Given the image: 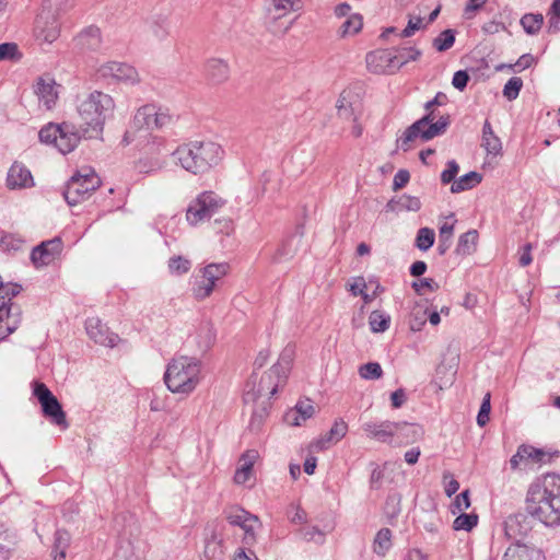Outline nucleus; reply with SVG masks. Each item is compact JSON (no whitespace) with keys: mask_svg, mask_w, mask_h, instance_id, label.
I'll return each instance as SVG.
<instances>
[{"mask_svg":"<svg viewBox=\"0 0 560 560\" xmlns=\"http://www.w3.org/2000/svg\"><path fill=\"white\" fill-rule=\"evenodd\" d=\"M526 511L547 526L560 523V476L547 474L532 483L526 497Z\"/></svg>","mask_w":560,"mask_h":560,"instance_id":"1","label":"nucleus"},{"mask_svg":"<svg viewBox=\"0 0 560 560\" xmlns=\"http://www.w3.org/2000/svg\"><path fill=\"white\" fill-rule=\"evenodd\" d=\"M114 110L115 101L112 95L97 90L84 95L78 104V113L83 121L82 136L86 139L100 138Z\"/></svg>","mask_w":560,"mask_h":560,"instance_id":"2","label":"nucleus"},{"mask_svg":"<svg viewBox=\"0 0 560 560\" xmlns=\"http://www.w3.org/2000/svg\"><path fill=\"white\" fill-rule=\"evenodd\" d=\"M447 96L439 92L433 100L425 103L424 108L427 114L415 121L411 126H409L402 136L397 140L398 147L407 152L411 149V143L420 140L421 142H427L432 140L438 136H442L445 133L447 127L451 124L450 116H441L436 121L435 114L433 110L434 106H442L446 104Z\"/></svg>","mask_w":560,"mask_h":560,"instance_id":"3","label":"nucleus"},{"mask_svg":"<svg viewBox=\"0 0 560 560\" xmlns=\"http://www.w3.org/2000/svg\"><path fill=\"white\" fill-rule=\"evenodd\" d=\"M173 155L184 170L197 175L218 165L223 150L212 141H191L178 147Z\"/></svg>","mask_w":560,"mask_h":560,"instance_id":"4","label":"nucleus"},{"mask_svg":"<svg viewBox=\"0 0 560 560\" xmlns=\"http://www.w3.org/2000/svg\"><path fill=\"white\" fill-rule=\"evenodd\" d=\"M201 380V362L191 357L174 358L166 368L164 382L172 393L190 394Z\"/></svg>","mask_w":560,"mask_h":560,"instance_id":"5","label":"nucleus"},{"mask_svg":"<svg viewBox=\"0 0 560 560\" xmlns=\"http://www.w3.org/2000/svg\"><path fill=\"white\" fill-rule=\"evenodd\" d=\"M101 184L98 176L91 168H82L67 183L63 197L68 205L75 206L85 200Z\"/></svg>","mask_w":560,"mask_h":560,"instance_id":"6","label":"nucleus"},{"mask_svg":"<svg viewBox=\"0 0 560 560\" xmlns=\"http://www.w3.org/2000/svg\"><path fill=\"white\" fill-rule=\"evenodd\" d=\"M225 200L213 191H203L199 194L188 206L186 219L190 225L210 219L223 206Z\"/></svg>","mask_w":560,"mask_h":560,"instance_id":"7","label":"nucleus"},{"mask_svg":"<svg viewBox=\"0 0 560 560\" xmlns=\"http://www.w3.org/2000/svg\"><path fill=\"white\" fill-rule=\"evenodd\" d=\"M34 396L38 399L45 418L63 430L69 427L60 402L44 383H35Z\"/></svg>","mask_w":560,"mask_h":560,"instance_id":"8","label":"nucleus"},{"mask_svg":"<svg viewBox=\"0 0 560 560\" xmlns=\"http://www.w3.org/2000/svg\"><path fill=\"white\" fill-rule=\"evenodd\" d=\"M226 264H209L200 270L192 282V295L196 300L202 301L211 295L215 282L228 272Z\"/></svg>","mask_w":560,"mask_h":560,"instance_id":"9","label":"nucleus"},{"mask_svg":"<svg viewBox=\"0 0 560 560\" xmlns=\"http://www.w3.org/2000/svg\"><path fill=\"white\" fill-rule=\"evenodd\" d=\"M96 73L102 79L128 84H136L140 81L138 71L132 66L117 61L101 65Z\"/></svg>","mask_w":560,"mask_h":560,"instance_id":"10","label":"nucleus"},{"mask_svg":"<svg viewBox=\"0 0 560 560\" xmlns=\"http://www.w3.org/2000/svg\"><path fill=\"white\" fill-rule=\"evenodd\" d=\"M35 36L45 43L55 42L60 34L57 14L48 8H43L35 20Z\"/></svg>","mask_w":560,"mask_h":560,"instance_id":"11","label":"nucleus"},{"mask_svg":"<svg viewBox=\"0 0 560 560\" xmlns=\"http://www.w3.org/2000/svg\"><path fill=\"white\" fill-rule=\"evenodd\" d=\"M63 243L58 236L42 242L33 248L31 260L36 268L50 265L62 252Z\"/></svg>","mask_w":560,"mask_h":560,"instance_id":"12","label":"nucleus"},{"mask_svg":"<svg viewBox=\"0 0 560 560\" xmlns=\"http://www.w3.org/2000/svg\"><path fill=\"white\" fill-rule=\"evenodd\" d=\"M366 67L375 74H393L399 70L396 56L388 50H376L366 55Z\"/></svg>","mask_w":560,"mask_h":560,"instance_id":"13","label":"nucleus"},{"mask_svg":"<svg viewBox=\"0 0 560 560\" xmlns=\"http://www.w3.org/2000/svg\"><path fill=\"white\" fill-rule=\"evenodd\" d=\"M85 329L89 337L102 346L114 347L119 340L118 335L112 332L97 317L88 318Z\"/></svg>","mask_w":560,"mask_h":560,"instance_id":"14","label":"nucleus"},{"mask_svg":"<svg viewBox=\"0 0 560 560\" xmlns=\"http://www.w3.org/2000/svg\"><path fill=\"white\" fill-rule=\"evenodd\" d=\"M394 421H368L362 424V430L369 439L382 443L392 444L394 442Z\"/></svg>","mask_w":560,"mask_h":560,"instance_id":"15","label":"nucleus"},{"mask_svg":"<svg viewBox=\"0 0 560 560\" xmlns=\"http://www.w3.org/2000/svg\"><path fill=\"white\" fill-rule=\"evenodd\" d=\"M7 186L10 189H23L33 187L34 179L31 171L24 164L14 162L8 172Z\"/></svg>","mask_w":560,"mask_h":560,"instance_id":"16","label":"nucleus"},{"mask_svg":"<svg viewBox=\"0 0 560 560\" xmlns=\"http://www.w3.org/2000/svg\"><path fill=\"white\" fill-rule=\"evenodd\" d=\"M292 360H293V349L291 347H287L281 352L278 362L275 365H272V368L268 371V373H267L268 380H271L272 376L278 377V382L269 390L270 396H273L277 393L280 383H282L285 380L287 374L290 370Z\"/></svg>","mask_w":560,"mask_h":560,"instance_id":"17","label":"nucleus"},{"mask_svg":"<svg viewBox=\"0 0 560 560\" xmlns=\"http://www.w3.org/2000/svg\"><path fill=\"white\" fill-rule=\"evenodd\" d=\"M34 92L38 97V101L43 103V105L47 109H51L58 98V92L56 88V82L51 78H38Z\"/></svg>","mask_w":560,"mask_h":560,"instance_id":"18","label":"nucleus"},{"mask_svg":"<svg viewBox=\"0 0 560 560\" xmlns=\"http://www.w3.org/2000/svg\"><path fill=\"white\" fill-rule=\"evenodd\" d=\"M21 323L20 306H9L0 310V341L14 332Z\"/></svg>","mask_w":560,"mask_h":560,"instance_id":"19","label":"nucleus"},{"mask_svg":"<svg viewBox=\"0 0 560 560\" xmlns=\"http://www.w3.org/2000/svg\"><path fill=\"white\" fill-rule=\"evenodd\" d=\"M394 440L398 444H411L420 440L423 435V429L415 423L394 422Z\"/></svg>","mask_w":560,"mask_h":560,"instance_id":"20","label":"nucleus"},{"mask_svg":"<svg viewBox=\"0 0 560 560\" xmlns=\"http://www.w3.org/2000/svg\"><path fill=\"white\" fill-rule=\"evenodd\" d=\"M348 431V424L342 420H336L331 429L324 436L318 439L312 444L316 451H323L329 446L330 443L340 441Z\"/></svg>","mask_w":560,"mask_h":560,"instance_id":"21","label":"nucleus"},{"mask_svg":"<svg viewBox=\"0 0 560 560\" xmlns=\"http://www.w3.org/2000/svg\"><path fill=\"white\" fill-rule=\"evenodd\" d=\"M540 550L527 545L514 544L510 546L503 557V560H542Z\"/></svg>","mask_w":560,"mask_h":560,"instance_id":"22","label":"nucleus"},{"mask_svg":"<svg viewBox=\"0 0 560 560\" xmlns=\"http://www.w3.org/2000/svg\"><path fill=\"white\" fill-rule=\"evenodd\" d=\"M206 74L211 82L220 84L229 79L230 67L223 59L211 58L206 63Z\"/></svg>","mask_w":560,"mask_h":560,"instance_id":"23","label":"nucleus"},{"mask_svg":"<svg viewBox=\"0 0 560 560\" xmlns=\"http://www.w3.org/2000/svg\"><path fill=\"white\" fill-rule=\"evenodd\" d=\"M314 412L315 408L310 400L299 401L294 409L285 413L284 420L290 425L299 427L302 422L310 419Z\"/></svg>","mask_w":560,"mask_h":560,"instance_id":"24","label":"nucleus"},{"mask_svg":"<svg viewBox=\"0 0 560 560\" xmlns=\"http://www.w3.org/2000/svg\"><path fill=\"white\" fill-rule=\"evenodd\" d=\"M258 458V452L250 450L245 452L240 458V467L234 475V481L238 485L245 483L252 474L253 466Z\"/></svg>","mask_w":560,"mask_h":560,"instance_id":"25","label":"nucleus"},{"mask_svg":"<svg viewBox=\"0 0 560 560\" xmlns=\"http://www.w3.org/2000/svg\"><path fill=\"white\" fill-rule=\"evenodd\" d=\"M144 27L147 35L158 42L166 39L170 34V25L166 18L148 20Z\"/></svg>","mask_w":560,"mask_h":560,"instance_id":"26","label":"nucleus"},{"mask_svg":"<svg viewBox=\"0 0 560 560\" xmlns=\"http://www.w3.org/2000/svg\"><path fill=\"white\" fill-rule=\"evenodd\" d=\"M481 147L485 148L488 154L498 155L502 151L501 140L494 135L488 120L483 124Z\"/></svg>","mask_w":560,"mask_h":560,"instance_id":"27","label":"nucleus"},{"mask_svg":"<svg viewBox=\"0 0 560 560\" xmlns=\"http://www.w3.org/2000/svg\"><path fill=\"white\" fill-rule=\"evenodd\" d=\"M478 232L470 230L462 234L458 238L455 253L459 256H467L475 253L477 248Z\"/></svg>","mask_w":560,"mask_h":560,"instance_id":"28","label":"nucleus"},{"mask_svg":"<svg viewBox=\"0 0 560 560\" xmlns=\"http://www.w3.org/2000/svg\"><path fill=\"white\" fill-rule=\"evenodd\" d=\"M482 180L481 174L478 172L471 171L456 180L451 185V192L452 194H459L462 191L471 189L476 187L478 184H480Z\"/></svg>","mask_w":560,"mask_h":560,"instance_id":"29","label":"nucleus"},{"mask_svg":"<svg viewBox=\"0 0 560 560\" xmlns=\"http://www.w3.org/2000/svg\"><path fill=\"white\" fill-rule=\"evenodd\" d=\"M155 106L144 105L140 107L133 118V124L139 129H153L155 128Z\"/></svg>","mask_w":560,"mask_h":560,"instance_id":"30","label":"nucleus"},{"mask_svg":"<svg viewBox=\"0 0 560 560\" xmlns=\"http://www.w3.org/2000/svg\"><path fill=\"white\" fill-rule=\"evenodd\" d=\"M80 137L75 132H70L68 126H62L61 135L55 143V147L62 154L71 152L79 143Z\"/></svg>","mask_w":560,"mask_h":560,"instance_id":"31","label":"nucleus"},{"mask_svg":"<svg viewBox=\"0 0 560 560\" xmlns=\"http://www.w3.org/2000/svg\"><path fill=\"white\" fill-rule=\"evenodd\" d=\"M392 530L389 528H381L373 540V552L380 557H384L392 548Z\"/></svg>","mask_w":560,"mask_h":560,"instance_id":"32","label":"nucleus"},{"mask_svg":"<svg viewBox=\"0 0 560 560\" xmlns=\"http://www.w3.org/2000/svg\"><path fill=\"white\" fill-rule=\"evenodd\" d=\"M70 544V535L67 530L58 529L55 533V541L52 546V560H65L66 550Z\"/></svg>","mask_w":560,"mask_h":560,"instance_id":"33","label":"nucleus"},{"mask_svg":"<svg viewBox=\"0 0 560 560\" xmlns=\"http://www.w3.org/2000/svg\"><path fill=\"white\" fill-rule=\"evenodd\" d=\"M21 289V285L18 283H2V285H0V310L9 308V306H18L12 303V299L20 293Z\"/></svg>","mask_w":560,"mask_h":560,"instance_id":"34","label":"nucleus"},{"mask_svg":"<svg viewBox=\"0 0 560 560\" xmlns=\"http://www.w3.org/2000/svg\"><path fill=\"white\" fill-rule=\"evenodd\" d=\"M226 520L233 526H242L246 521H257V516L242 508L234 506L226 512Z\"/></svg>","mask_w":560,"mask_h":560,"instance_id":"35","label":"nucleus"},{"mask_svg":"<svg viewBox=\"0 0 560 560\" xmlns=\"http://www.w3.org/2000/svg\"><path fill=\"white\" fill-rule=\"evenodd\" d=\"M389 323V315L382 311H373L369 316V325L373 332H384L388 329Z\"/></svg>","mask_w":560,"mask_h":560,"instance_id":"36","label":"nucleus"},{"mask_svg":"<svg viewBox=\"0 0 560 560\" xmlns=\"http://www.w3.org/2000/svg\"><path fill=\"white\" fill-rule=\"evenodd\" d=\"M352 92L350 90H343L337 101L338 115L342 118L350 119L353 116L352 107Z\"/></svg>","mask_w":560,"mask_h":560,"instance_id":"37","label":"nucleus"},{"mask_svg":"<svg viewBox=\"0 0 560 560\" xmlns=\"http://www.w3.org/2000/svg\"><path fill=\"white\" fill-rule=\"evenodd\" d=\"M521 24L527 34L534 35V34H537L539 32V30L541 28V26L544 24V16H542V14H539V13L538 14L527 13L522 16Z\"/></svg>","mask_w":560,"mask_h":560,"instance_id":"38","label":"nucleus"},{"mask_svg":"<svg viewBox=\"0 0 560 560\" xmlns=\"http://www.w3.org/2000/svg\"><path fill=\"white\" fill-rule=\"evenodd\" d=\"M435 241V233L430 228H421L418 230L417 237H416V246L425 252L429 248L432 247Z\"/></svg>","mask_w":560,"mask_h":560,"instance_id":"39","label":"nucleus"},{"mask_svg":"<svg viewBox=\"0 0 560 560\" xmlns=\"http://www.w3.org/2000/svg\"><path fill=\"white\" fill-rule=\"evenodd\" d=\"M61 129L62 126L54 124L43 127L38 132L40 142L55 145L58 136L61 135Z\"/></svg>","mask_w":560,"mask_h":560,"instance_id":"40","label":"nucleus"},{"mask_svg":"<svg viewBox=\"0 0 560 560\" xmlns=\"http://www.w3.org/2000/svg\"><path fill=\"white\" fill-rule=\"evenodd\" d=\"M455 43V31L445 30L433 40V47L438 51L448 50Z\"/></svg>","mask_w":560,"mask_h":560,"instance_id":"41","label":"nucleus"},{"mask_svg":"<svg viewBox=\"0 0 560 560\" xmlns=\"http://www.w3.org/2000/svg\"><path fill=\"white\" fill-rule=\"evenodd\" d=\"M80 42L83 46L95 49L101 43V33L97 27H89L80 35Z\"/></svg>","mask_w":560,"mask_h":560,"instance_id":"42","label":"nucleus"},{"mask_svg":"<svg viewBox=\"0 0 560 560\" xmlns=\"http://www.w3.org/2000/svg\"><path fill=\"white\" fill-rule=\"evenodd\" d=\"M477 523H478V516L476 514L462 513L455 518V521L453 523V528L455 530L469 532L477 525Z\"/></svg>","mask_w":560,"mask_h":560,"instance_id":"43","label":"nucleus"},{"mask_svg":"<svg viewBox=\"0 0 560 560\" xmlns=\"http://www.w3.org/2000/svg\"><path fill=\"white\" fill-rule=\"evenodd\" d=\"M299 533L305 541H314L317 545L325 542V533L316 526L302 527Z\"/></svg>","mask_w":560,"mask_h":560,"instance_id":"44","label":"nucleus"},{"mask_svg":"<svg viewBox=\"0 0 560 560\" xmlns=\"http://www.w3.org/2000/svg\"><path fill=\"white\" fill-rule=\"evenodd\" d=\"M14 544L15 536L2 525H0V557L8 558Z\"/></svg>","mask_w":560,"mask_h":560,"instance_id":"45","label":"nucleus"},{"mask_svg":"<svg viewBox=\"0 0 560 560\" xmlns=\"http://www.w3.org/2000/svg\"><path fill=\"white\" fill-rule=\"evenodd\" d=\"M548 31L551 33L560 32V0H553L547 13Z\"/></svg>","mask_w":560,"mask_h":560,"instance_id":"46","label":"nucleus"},{"mask_svg":"<svg viewBox=\"0 0 560 560\" xmlns=\"http://www.w3.org/2000/svg\"><path fill=\"white\" fill-rule=\"evenodd\" d=\"M359 375L364 380H378L383 375L380 363L369 362L359 368Z\"/></svg>","mask_w":560,"mask_h":560,"instance_id":"47","label":"nucleus"},{"mask_svg":"<svg viewBox=\"0 0 560 560\" xmlns=\"http://www.w3.org/2000/svg\"><path fill=\"white\" fill-rule=\"evenodd\" d=\"M362 18L359 14H352L349 19H347L341 25V35H353L357 34L362 28Z\"/></svg>","mask_w":560,"mask_h":560,"instance_id":"48","label":"nucleus"},{"mask_svg":"<svg viewBox=\"0 0 560 560\" xmlns=\"http://www.w3.org/2000/svg\"><path fill=\"white\" fill-rule=\"evenodd\" d=\"M190 268L191 262L182 256H174L168 260V269L172 273L184 275L187 273Z\"/></svg>","mask_w":560,"mask_h":560,"instance_id":"49","label":"nucleus"},{"mask_svg":"<svg viewBox=\"0 0 560 560\" xmlns=\"http://www.w3.org/2000/svg\"><path fill=\"white\" fill-rule=\"evenodd\" d=\"M523 86V81L518 77H512L504 85L503 95L509 100H515Z\"/></svg>","mask_w":560,"mask_h":560,"instance_id":"50","label":"nucleus"},{"mask_svg":"<svg viewBox=\"0 0 560 560\" xmlns=\"http://www.w3.org/2000/svg\"><path fill=\"white\" fill-rule=\"evenodd\" d=\"M396 56L399 69L409 61H416L421 56V51L415 47L402 48Z\"/></svg>","mask_w":560,"mask_h":560,"instance_id":"51","label":"nucleus"},{"mask_svg":"<svg viewBox=\"0 0 560 560\" xmlns=\"http://www.w3.org/2000/svg\"><path fill=\"white\" fill-rule=\"evenodd\" d=\"M459 172V165L455 160H451L446 164V168L441 174V182L444 185L453 184Z\"/></svg>","mask_w":560,"mask_h":560,"instance_id":"52","label":"nucleus"},{"mask_svg":"<svg viewBox=\"0 0 560 560\" xmlns=\"http://www.w3.org/2000/svg\"><path fill=\"white\" fill-rule=\"evenodd\" d=\"M385 515L389 520H394L400 513V498L398 495H389L385 502Z\"/></svg>","mask_w":560,"mask_h":560,"instance_id":"53","label":"nucleus"},{"mask_svg":"<svg viewBox=\"0 0 560 560\" xmlns=\"http://www.w3.org/2000/svg\"><path fill=\"white\" fill-rule=\"evenodd\" d=\"M521 448H527L526 454H524V459L526 462H532V463H545L546 462L547 454L542 450L536 448L532 445H521Z\"/></svg>","mask_w":560,"mask_h":560,"instance_id":"54","label":"nucleus"},{"mask_svg":"<svg viewBox=\"0 0 560 560\" xmlns=\"http://www.w3.org/2000/svg\"><path fill=\"white\" fill-rule=\"evenodd\" d=\"M490 398H491L490 393H487L482 399V402H481V406H480V409H479V412L477 416V423L480 427H485L489 421V415H490V410H491Z\"/></svg>","mask_w":560,"mask_h":560,"instance_id":"55","label":"nucleus"},{"mask_svg":"<svg viewBox=\"0 0 560 560\" xmlns=\"http://www.w3.org/2000/svg\"><path fill=\"white\" fill-rule=\"evenodd\" d=\"M19 49L15 43L0 44V60H14L19 58Z\"/></svg>","mask_w":560,"mask_h":560,"instance_id":"56","label":"nucleus"},{"mask_svg":"<svg viewBox=\"0 0 560 560\" xmlns=\"http://www.w3.org/2000/svg\"><path fill=\"white\" fill-rule=\"evenodd\" d=\"M398 203L400 208L406 209L408 211H418L421 208V201L418 197L409 196V195H402Z\"/></svg>","mask_w":560,"mask_h":560,"instance_id":"57","label":"nucleus"},{"mask_svg":"<svg viewBox=\"0 0 560 560\" xmlns=\"http://www.w3.org/2000/svg\"><path fill=\"white\" fill-rule=\"evenodd\" d=\"M412 288L418 294H422L423 289H429L430 291H436L440 285L433 279L424 278L420 281H413Z\"/></svg>","mask_w":560,"mask_h":560,"instance_id":"58","label":"nucleus"},{"mask_svg":"<svg viewBox=\"0 0 560 560\" xmlns=\"http://www.w3.org/2000/svg\"><path fill=\"white\" fill-rule=\"evenodd\" d=\"M487 0H469L464 8V18L470 20L475 16V13L480 10Z\"/></svg>","mask_w":560,"mask_h":560,"instance_id":"59","label":"nucleus"},{"mask_svg":"<svg viewBox=\"0 0 560 560\" xmlns=\"http://www.w3.org/2000/svg\"><path fill=\"white\" fill-rule=\"evenodd\" d=\"M422 27V19L420 16H411L405 30L400 33V37H410L416 31Z\"/></svg>","mask_w":560,"mask_h":560,"instance_id":"60","label":"nucleus"},{"mask_svg":"<svg viewBox=\"0 0 560 560\" xmlns=\"http://www.w3.org/2000/svg\"><path fill=\"white\" fill-rule=\"evenodd\" d=\"M443 479L445 482V494L447 497H452L453 494H455L458 491L459 482L448 471L443 474Z\"/></svg>","mask_w":560,"mask_h":560,"instance_id":"61","label":"nucleus"},{"mask_svg":"<svg viewBox=\"0 0 560 560\" xmlns=\"http://www.w3.org/2000/svg\"><path fill=\"white\" fill-rule=\"evenodd\" d=\"M470 506V500H469V491L465 490L460 494H458L454 501V508L453 514L456 512H463L467 510Z\"/></svg>","mask_w":560,"mask_h":560,"instance_id":"62","label":"nucleus"},{"mask_svg":"<svg viewBox=\"0 0 560 560\" xmlns=\"http://www.w3.org/2000/svg\"><path fill=\"white\" fill-rule=\"evenodd\" d=\"M1 246L8 250H19L22 246V241L12 234H5L0 240Z\"/></svg>","mask_w":560,"mask_h":560,"instance_id":"63","label":"nucleus"},{"mask_svg":"<svg viewBox=\"0 0 560 560\" xmlns=\"http://www.w3.org/2000/svg\"><path fill=\"white\" fill-rule=\"evenodd\" d=\"M410 179V174L407 170H399L393 180V190L397 191L405 187Z\"/></svg>","mask_w":560,"mask_h":560,"instance_id":"64","label":"nucleus"}]
</instances>
